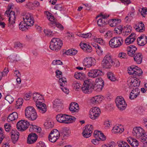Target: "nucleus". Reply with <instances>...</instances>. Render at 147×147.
<instances>
[{"instance_id": "nucleus-1", "label": "nucleus", "mask_w": 147, "mask_h": 147, "mask_svg": "<svg viewBox=\"0 0 147 147\" xmlns=\"http://www.w3.org/2000/svg\"><path fill=\"white\" fill-rule=\"evenodd\" d=\"M132 134L137 138L141 140V141L147 143V132H144V130L140 127H136L133 130Z\"/></svg>"}, {"instance_id": "nucleus-2", "label": "nucleus", "mask_w": 147, "mask_h": 147, "mask_svg": "<svg viewBox=\"0 0 147 147\" xmlns=\"http://www.w3.org/2000/svg\"><path fill=\"white\" fill-rule=\"evenodd\" d=\"M12 8V5H9L7 10L5 12V14L9 17V24L8 26L11 28H12L14 27L13 24L15 23L16 16L14 11L11 9Z\"/></svg>"}, {"instance_id": "nucleus-3", "label": "nucleus", "mask_w": 147, "mask_h": 147, "mask_svg": "<svg viewBox=\"0 0 147 147\" xmlns=\"http://www.w3.org/2000/svg\"><path fill=\"white\" fill-rule=\"evenodd\" d=\"M56 119L58 122L66 124H69L74 122L76 119V118L74 117L62 114L57 115Z\"/></svg>"}, {"instance_id": "nucleus-4", "label": "nucleus", "mask_w": 147, "mask_h": 147, "mask_svg": "<svg viewBox=\"0 0 147 147\" xmlns=\"http://www.w3.org/2000/svg\"><path fill=\"white\" fill-rule=\"evenodd\" d=\"M26 117L31 121L35 120L37 118V113L34 108L32 107H28L25 110Z\"/></svg>"}, {"instance_id": "nucleus-5", "label": "nucleus", "mask_w": 147, "mask_h": 147, "mask_svg": "<svg viewBox=\"0 0 147 147\" xmlns=\"http://www.w3.org/2000/svg\"><path fill=\"white\" fill-rule=\"evenodd\" d=\"M63 45L62 41L59 38H53L51 41L50 49L53 50L57 51L60 49Z\"/></svg>"}, {"instance_id": "nucleus-6", "label": "nucleus", "mask_w": 147, "mask_h": 147, "mask_svg": "<svg viewBox=\"0 0 147 147\" xmlns=\"http://www.w3.org/2000/svg\"><path fill=\"white\" fill-rule=\"evenodd\" d=\"M115 64V62L113 61L111 55L110 54L106 55L102 62V67L105 68H110Z\"/></svg>"}, {"instance_id": "nucleus-7", "label": "nucleus", "mask_w": 147, "mask_h": 147, "mask_svg": "<svg viewBox=\"0 0 147 147\" xmlns=\"http://www.w3.org/2000/svg\"><path fill=\"white\" fill-rule=\"evenodd\" d=\"M123 41L122 38L119 36L115 37L112 38L109 41L110 47L113 48H117L122 45Z\"/></svg>"}, {"instance_id": "nucleus-8", "label": "nucleus", "mask_w": 147, "mask_h": 147, "mask_svg": "<svg viewBox=\"0 0 147 147\" xmlns=\"http://www.w3.org/2000/svg\"><path fill=\"white\" fill-rule=\"evenodd\" d=\"M93 84L88 80H86L84 81L82 89V92L85 94H90L93 91Z\"/></svg>"}, {"instance_id": "nucleus-9", "label": "nucleus", "mask_w": 147, "mask_h": 147, "mask_svg": "<svg viewBox=\"0 0 147 147\" xmlns=\"http://www.w3.org/2000/svg\"><path fill=\"white\" fill-rule=\"evenodd\" d=\"M128 73L130 75L139 76L142 74L143 72L140 68L137 66L132 65L128 68Z\"/></svg>"}, {"instance_id": "nucleus-10", "label": "nucleus", "mask_w": 147, "mask_h": 147, "mask_svg": "<svg viewBox=\"0 0 147 147\" xmlns=\"http://www.w3.org/2000/svg\"><path fill=\"white\" fill-rule=\"evenodd\" d=\"M116 106L118 109L121 110L125 109L127 106L123 98L121 96H117L115 100Z\"/></svg>"}, {"instance_id": "nucleus-11", "label": "nucleus", "mask_w": 147, "mask_h": 147, "mask_svg": "<svg viewBox=\"0 0 147 147\" xmlns=\"http://www.w3.org/2000/svg\"><path fill=\"white\" fill-rule=\"evenodd\" d=\"M128 85L130 89L138 88L140 84V81L137 78H130L127 81Z\"/></svg>"}, {"instance_id": "nucleus-12", "label": "nucleus", "mask_w": 147, "mask_h": 147, "mask_svg": "<svg viewBox=\"0 0 147 147\" xmlns=\"http://www.w3.org/2000/svg\"><path fill=\"white\" fill-rule=\"evenodd\" d=\"M30 125L29 123L27 121L22 120L17 123V127L19 130L23 131L27 129Z\"/></svg>"}, {"instance_id": "nucleus-13", "label": "nucleus", "mask_w": 147, "mask_h": 147, "mask_svg": "<svg viewBox=\"0 0 147 147\" xmlns=\"http://www.w3.org/2000/svg\"><path fill=\"white\" fill-rule=\"evenodd\" d=\"M59 131L56 129H53L50 133L48 139L51 142H55L59 138Z\"/></svg>"}, {"instance_id": "nucleus-14", "label": "nucleus", "mask_w": 147, "mask_h": 147, "mask_svg": "<svg viewBox=\"0 0 147 147\" xmlns=\"http://www.w3.org/2000/svg\"><path fill=\"white\" fill-rule=\"evenodd\" d=\"M95 59L90 57L85 58L83 60L82 63L83 65L86 67L89 68L95 64Z\"/></svg>"}, {"instance_id": "nucleus-15", "label": "nucleus", "mask_w": 147, "mask_h": 147, "mask_svg": "<svg viewBox=\"0 0 147 147\" xmlns=\"http://www.w3.org/2000/svg\"><path fill=\"white\" fill-rule=\"evenodd\" d=\"M93 130V126L92 125H88L84 127L83 131L82 133L83 136L87 138L91 136Z\"/></svg>"}, {"instance_id": "nucleus-16", "label": "nucleus", "mask_w": 147, "mask_h": 147, "mask_svg": "<svg viewBox=\"0 0 147 147\" xmlns=\"http://www.w3.org/2000/svg\"><path fill=\"white\" fill-rule=\"evenodd\" d=\"M23 19L24 22L28 26H31L33 25L34 22L33 16L30 13L26 14L24 16Z\"/></svg>"}, {"instance_id": "nucleus-17", "label": "nucleus", "mask_w": 147, "mask_h": 147, "mask_svg": "<svg viewBox=\"0 0 147 147\" xmlns=\"http://www.w3.org/2000/svg\"><path fill=\"white\" fill-rule=\"evenodd\" d=\"M101 113L99 108L97 107L92 108L90 111V117L92 119H95L97 118Z\"/></svg>"}, {"instance_id": "nucleus-18", "label": "nucleus", "mask_w": 147, "mask_h": 147, "mask_svg": "<svg viewBox=\"0 0 147 147\" xmlns=\"http://www.w3.org/2000/svg\"><path fill=\"white\" fill-rule=\"evenodd\" d=\"M59 85L61 86V89L66 94H68L69 92V90L66 87L67 84V81L65 78L63 77L59 79Z\"/></svg>"}, {"instance_id": "nucleus-19", "label": "nucleus", "mask_w": 147, "mask_h": 147, "mask_svg": "<svg viewBox=\"0 0 147 147\" xmlns=\"http://www.w3.org/2000/svg\"><path fill=\"white\" fill-rule=\"evenodd\" d=\"M53 108L58 112L61 111L63 109V105L61 101L58 99L55 100L53 102Z\"/></svg>"}, {"instance_id": "nucleus-20", "label": "nucleus", "mask_w": 147, "mask_h": 147, "mask_svg": "<svg viewBox=\"0 0 147 147\" xmlns=\"http://www.w3.org/2000/svg\"><path fill=\"white\" fill-rule=\"evenodd\" d=\"M102 71L97 69H93L90 70L88 73L89 77L92 78H94L98 76L101 75Z\"/></svg>"}, {"instance_id": "nucleus-21", "label": "nucleus", "mask_w": 147, "mask_h": 147, "mask_svg": "<svg viewBox=\"0 0 147 147\" xmlns=\"http://www.w3.org/2000/svg\"><path fill=\"white\" fill-rule=\"evenodd\" d=\"M36 105L40 112L43 113L46 111V105L45 103H42V101L38 102Z\"/></svg>"}, {"instance_id": "nucleus-22", "label": "nucleus", "mask_w": 147, "mask_h": 147, "mask_svg": "<svg viewBox=\"0 0 147 147\" xmlns=\"http://www.w3.org/2000/svg\"><path fill=\"white\" fill-rule=\"evenodd\" d=\"M138 44L140 46H144L147 42V37L144 35H141L137 40Z\"/></svg>"}, {"instance_id": "nucleus-23", "label": "nucleus", "mask_w": 147, "mask_h": 147, "mask_svg": "<svg viewBox=\"0 0 147 147\" xmlns=\"http://www.w3.org/2000/svg\"><path fill=\"white\" fill-rule=\"evenodd\" d=\"M140 90L138 88H134L130 93L129 98L131 100L136 98L139 94Z\"/></svg>"}, {"instance_id": "nucleus-24", "label": "nucleus", "mask_w": 147, "mask_h": 147, "mask_svg": "<svg viewBox=\"0 0 147 147\" xmlns=\"http://www.w3.org/2000/svg\"><path fill=\"white\" fill-rule=\"evenodd\" d=\"M37 138V135L35 133L29 134L27 138V143L29 144L34 143L36 142Z\"/></svg>"}, {"instance_id": "nucleus-25", "label": "nucleus", "mask_w": 147, "mask_h": 147, "mask_svg": "<svg viewBox=\"0 0 147 147\" xmlns=\"http://www.w3.org/2000/svg\"><path fill=\"white\" fill-rule=\"evenodd\" d=\"M69 109L72 113L78 112L79 109L78 104L75 102H71L70 105Z\"/></svg>"}, {"instance_id": "nucleus-26", "label": "nucleus", "mask_w": 147, "mask_h": 147, "mask_svg": "<svg viewBox=\"0 0 147 147\" xmlns=\"http://www.w3.org/2000/svg\"><path fill=\"white\" fill-rule=\"evenodd\" d=\"M10 134L12 142L13 143H15L19 138V133L16 130H13L11 132Z\"/></svg>"}, {"instance_id": "nucleus-27", "label": "nucleus", "mask_w": 147, "mask_h": 147, "mask_svg": "<svg viewBox=\"0 0 147 147\" xmlns=\"http://www.w3.org/2000/svg\"><path fill=\"white\" fill-rule=\"evenodd\" d=\"M133 56L134 60L137 64H139L141 63L143 57L141 53H136L133 55Z\"/></svg>"}, {"instance_id": "nucleus-28", "label": "nucleus", "mask_w": 147, "mask_h": 147, "mask_svg": "<svg viewBox=\"0 0 147 147\" xmlns=\"http://www.w3.org/2000/svg\"><path fill=\"white\" fill-rule=\"evenodd\" d=\"M137 48L136 47L133 45H131L127 47V51L128 55L132 57L134 54L135 51L137 50Z\"/></svg>"}, {"instance_id": "nucleus-29", "label": "nucleus", "mask_w": 147, "mask_h": 147, "mask_svg": "<svg viewBox=\"0 0 147 147\" xmlns=\"http://www.w3.org/2000/svg\"><path fill=\"white\" fill-rule=\"evenodd\" d=\"M33 99L36 103L38 102L42 101L44 100L43 96L38 93L33 94Z\"/></svg>"}, {"instance_id": "nucleus-30", "label": "nucleus", "mask_w": 147, "mask_h": 147, "mask_svg": "<svg viewBox=\"0 0 147 147\" xmlns=\"http://www.w3.org/2000/svg\"><path fill=\"white\" fill-rule=\"evenodd\" d=\"M121 22V20L118 18L112 19L109 21V24L112 27H115Z\"/></svg>"}, {"instance_id": "nucleus-31", "label": "nucleus", "mask_w": 147, "mask_h": 147, "mask_svg": "<svg viewBox=\"0 0 147 147\" xmlns=\"http://www.w3.org/2000/svg\"><path fill=\"white\" fill-rule=\"evenodd\" d=\"M18 117V114L16 112H13L10 114L7 117L8 122L12 121L16 119Z\"/></svg>"}, {"instance_id": "nucleus-32", "label": "nucleus", "mask_w": 147, "mask_h": 147, "mask_svg": "<svg viewBox=\"0 0 147 147\" xmlns=\"http://www.w3.org/2000/svg\"><path fill=\"white\" fill-rule=\"evenodd\" d=\"M80 46L81 48L85 51L90 53L92 51V50L91 47L86 43L81 44Z\"/></svg>"}, {"instance_id": "nucleus-33", "label": "nucleus", "mask_w": 147, "mask_h": 147, "mask_svg": "<svg viewBox=\"0 0 147 147\" xmlns=\"http://www.w3.org/2000/svg\"><path fill=\"white\" fill-rule=\"evenodd\" d=\"M136 30L138 32H143L145 30L144 25L142 22H140L138 26H136Z\"/></svg>"}, {"instance_id": "nucleus-34", "label": "nucleus", "mask_w": 147, "mask_h": 147, "mask_svg": "<svg viewBox=\"0 0 147 147\" xmlns=\"http://www.w3.org/2000/svg\"><path fill=\"white\" fill-rule=\"evenodd\" d=\"M131 10V12L129 13L128 14V16L125 18V20L126 22H128L130 21L133 16H134V8H132Z\"/></svg>"}, {"instance_id": "nucleus-35", "label": "nucleus", "mask_w": 147, "mask_h": 147, "mask_svg": "<svg viewBox=\"0 0 147 147\" xmlns=\"http://www.w3.org/2000/svg\"><path fill=\"white\" fill-rule=\"evenodd\" d=\"M113 132L115 133H122L124 131V129L122 127V126L120 125V126L117 125L115 126L112 129Z\"/></svg>"}, {"instance_id": "nucleus-36", "label": "nucleus", "mask_w": 147, "mask_h": 147, "mask_svg": "<svg viewBox=\"0 0 147 147\" xmlns=\"http://www.w3.org/2000/svg\"><path fill=\"white\" fill-rule=\"evenodd\" d=\"M46 15L49 20L51 22V24H55V22L54 21L55 19V17L52 15V14L49 11H45Z\"/></svg>"}, {"instance_id": "nucleus-37", "label": "nucleus", "mask_w": 147, "mask_h": 147, "mask_svg": "<svg viewBox=\"0 0 147 147\" xmlns=\"http://www.w3.org/2000/svg\"><path fill=\"white\" fill-rule=\"evenodd\" d=\"M28 27L24 21L21 22L19 24L20 29L23 31L27 30Z\"/></svg>"}, {"instance_id": "nucleus-38", "label": "nucleus", "mask_w": 147, "mask_h": 147, "mask_svg": "<svg viewBox=\"0 0 147 147\" xmlns=\"http://www.w3.org/2000/svg\"><path fill=\"white\" fill-rule=\"evenodd\" d=\"M132 27L130 25H127L123 28V30L125 31V34L128 35L131 31Z\"/></svg>"}, {"instance_id": "nucleus-39", "label": "nucleus", "mask_w": 147, "mask_h": 147, "mask_svg": "<svg viewBox=\"0 0 147 147\" xmlns=\"http://www.w3.org/2000/svg\"><path fill=\"white\" fill-rule=\"evenodd\" d=\"M74 77L77 79L81 80L85 77V74L81 72H76L74 75Z\"/></svg>"}, {"instance_id": "nucleus-40", "label": "nucleus", "mask_w": 147, "mask_h": 147, "mask_svg": "<svg viewBox=\"0 0 147 147\" xmlns=\"http://www.w3.org/2000/svg\"><path fill=\"white\" fill-rule=\"evenodd\" d=\"M44 125L46 128L49 129L52 128L54 126V123L51 120H49L45 122Z\"/></svg>"}, {"instance_id": "nucleus-41", "label": "nucleus", "mask_w": 147, "mask_h": 147, "mask_svg": "<svg viewBox=\"0 0 147 147\" xmlns=\"http://www.w3.org/2000/svg\"><path fill=\"white\" fill-rule=\"evenodd\" d=\"M23 100L22 98H19L16 102V108L17 109L20 108L23 103Z\"/></svg>"}, {"instance_id": "nucleus-42", "label": "nucleus", "mask_w": 147, "mask_h": 147, "mask_svg": "<svg viewBox=\"0 0 147 147\" xmlns=\"http://www.w3.org/2000/svg\"><path fill=\"white\" fill-rule=\"evenodd\" d=\"M103 87L102 85L101 86V85H98V84H95L94 85H93V90L94 89L98 92H100L102 90Z\"/></svg>"}, {"instance_id": "nucleus-43", "label": "nucleus", "mask_w": 147, "mask_h": 147, "mask_svg": "<svg viewBox=\"0 0 147 147\" xmlns=\"http://www.w3.org/2000/svg\"><path fill=\"white\" fill-rule=\"evenodd\" d=\"M77 53V50L73 49H71L67 50L65 53L67 55H76Z\"/></svg>"}, {"instance_id": "nucleus-44", "label": "nucleus", "mask_w": 147, "mask_h": 147, "mask_svg": "<svg viewBox=\"0 0 147 147\" xmlns=\"http://www.w3.org/2000/svg\"><path fill=\"white\" fill-rule=\"evenodd\" d=\"M32 4L35 6L38 7L40 5V3L39 2L36 1H34L32 3L30 2H28L26 3V6L28 7H30Z\"/></svg>"}, {"instance_id": "nucleus-45", "label": "nucleus", "mask_w": 147, "mask_h": 147, "mask_svg": "<svg viewBox=\"0 0 147 147\" xmlns=\"http://www.w3.org/2000/svg\"><path fill=\"white\" fill-rule=\"evenodd\" d=\"M44 32L46 35L48 36L51 37L54 35V33L53 31L45 29L44 30Z\"/></svg>"}, {"instance_id": "nucleus-46", "label": "nucleus", "mask_w": 147, "mask_h": 147, "mask_svg": "<svg viewBox=\"0 0 147 147\" xmlns=\"http://www.w3.org/2000/svg\"><path fill=\"white\" fill-rule=\"evenodd\" d=\"M107 74L108 78L110 80L112 81H115V78L113 73L109 72L107 73Z\"/></svg>"}, {"instance_id": "nucleus-47", "label": "nucleus", "mask_w": 147, "mask_h": 147, "mask_svg": "<svg viewBox=\"0 0 147 147\" xmlns=\"http://www.w3.org/2000/svg\"><path fill=\"white\" fill-rule=\"evenodd\" d=\"M123 28L121 26H119L117 27H116L114 29V30L115 32L117 34H120L121 33Z\"/></svg>"}, {"instance_id": "nucleus-48", "label": "nucleus", "mask_w": 147, "mask_h": 147, "mask_svg": "<svg viewBox=\"0 0 147 147\" xmlns=\"http://www.w3.org/2000/svg\"><path fill=\"white\" fill-rule=\"evenodd\" d=\"M119 147H130L127 142H120L118 143Z\"/></svg>"}, {"instance_id": "nucleus-49", "label": "nucleus", "mask_w": 147, "mask_h": 147, "mask_svg": "<svg viewBox=\"0 0 147 147\" xmlns=\"http://www.w3.org/2000/svg\"><path fill=\"white\" fill-rule=\"evenodd\" d=\"M97 24L99 26H102L106 24L105 20H103L102 19L100 18L97 21Z\"/></svg>"}, {"instance_id": "nucleus-50", "label": "nucleus", "mask_w": 147, "mask_h": 147, "mask_svg": "<svg viewBox=\"0 0 147 147\" xmlns=\"http://www.w3.org/2000/svg\"><path fill=\"white\" fill-rule=\"evenodd\" d=\"M5 99L10 103H12L14 100L13 98L10 95H7L5 97Z\"/></svg>"}, {"instance_id": "nucleus-51", "label": "nucleus", "mask_w": 147, "mask_h": 147, "mask_svg": "<svg viewBox=\"0 0 147 147\" xmlns=\"http://www.w3.org/2000/svg\"><path fill=\"white\" fill-rule=\"evenodd\" d=\"M96 81L97 82L96 84H98V85H101V86L102 85V86L104 87V82L101 78H98V79H96Z\"/></svg>"}, {"instance_id": "nucleus-52", "label": "nucleus", "mask_w": 147, "mask_h": 147, "mask_svg": "<svg viewBox=\"0 0 147 147\" xmlns=\"http://www.w3.org/2000/svg\"><path fill=\"white\" fill-rule=\"evenodd\" d=\"M138 142L137 140L135 139H134L130 145L133 147H136L138 146Z\"/></svg>"}, {"instance_id": "nucleus-53", "label": "nucleus", "mask_w": 147, "mask_h": 147, "mask_svg": "<svg viewBox=\"0 0 147 147\" xmlns=\"http://www.w3.org/2000/svg\"><path fill=\"white\" fill-rule=\"evenodd\" d=\"M134 41V39H131L127 37L125 40V42L127 45H129L133 42Z\"/></svg>"}, {"instance_id": "nucleus-54", "label": "nucleus", "mask_w": 147, "mask_h": 147, "mask_svg": "<svg viewBox=\"0 0 147 147\" xmlns=\"http://www.w3.org/2000/svg\"><path fill=\"white\" fill-rule=\"evenodd\" d=\"M95 40L96 42L101 45H103L105 44V42L101 38H96Z\"/></svg>"}, {"instance_id": "nucleus-55", "label": "nucleus", "mask_w": 147, "mask_h": 147, "mask_svg": "<svg viewBox=\"0 0 147 147\" xmlns=\"http://www.w3.org/2000/svg\"><path fill=\"white\" fill-rule=\"evenodd\" d=\"M55 73H56V76L57 78H59V79L62 78V73L61 71L59 70H57Z\"/></svg>"}, {"instance_id": "nucleus-56", "label": "nucleus", "mask_w": 147, "mask_h": 147, "mask_svg": "<svg viewBox=\"0 0 147 147\" xmlns=\"http://www.w3.org/2000/svg\"><path fill=\"white\" fill-rule=\"evenodd\" d=\"M92 34L90 33H88L86 34H80V36L83 38H88L91 37Z\"/></svg>"}, {"instance_id": "nucleus-57", "label": "nucleus", "mask_w": 147, "mask_h": 147, "mask_svg": "<svg viewBox=\"0 0 147 147\" xmlns=\"http://www.w3.org/2000/svg\"><path fill=\"white\" fill-rule=\"evenodd\" d=\"M99 139L102 141H103L106 140V138L104 134L100 131V134L98 135V136Z\"/></svg>"}, {"instance_id": "nucleus-58", "label": "nucleus", "mask_w": 147, "mask_h": 147, "mask_svg": "<svg viewBox=\"0 0 147 147\" xmlns=\"http://www.w3.org/2000/svg\"><path fill=\"white\" fill-rule=\"evenodd\" d=\"M95 98L97 103L100 102L103 99V96L100 95L95 96Z\"/></svg>"}, {"instance_id": "nucleus-59", "label": "nucleus", "mask_w": 147, "mask_h": 147, "mask_svg": "<svg viewBox=\"0 0 147 147\" xmlns=\"http://www.w3.org/2000/svg\"><path fill=\"white\" fill-rule=\"evenodd\" d=\"M62 5L61 4L56 5L54 7V9L56 10L61 11L62 10Z\"/></svg>"}, {"instance_id": "nucleus-60", "label": "nucleus", "mask_w": 147, "mask_h": 147, "mask_svg": "<svg viewBox=\"0 0 147 147\" xmlns=\"http://www.w3.org/2000/svg\"><path fill=\"white\" fill-rule=\"evenodd\" d=\"M118 56L121 59H126L127 58V54L123 52L120 53L119 54Z\"/></svg>"}, {"instance_id": "nucleus-61", "label": "nucleus", "mask_w": 147, "mask_h": 147, "mask_svg": "<svg viewBox=\"0 0 147 147\" xmlns=\"http://www.w3.org/2000/svg\"><path fill=\"white\" fill-rule=\"evenodd\" d=\"M73 85L74 88L76 89H79L81 87L80 84L76 82H74Z\"/></svg>"}, {"instance_id": "nucleus-62", "label": "nucleus", "mask_w": 147, "mask_h": 147, "mask_svg": "<svg viewBox=\"0 0 147 147\" xmlns=\"http://www.w3.org/2000/svg\"><path fill=\"white\" fill-rule=\"evenodd\" d=\"M52 64L55 65H61L62 64V62L60 60H54L52 62Z\"/></svg>"}, {"instance_id": "nucleus-63", "label": "nucleus", "mask_w": 147, "mask_h": 147, "mask_svg": "<svg viewBox=\"0 0 147 147\" xmlns=\"http://www.w3.org/2000/svg\"><path fill=\"white\" fill-rule=\"evenodd\" d=\"M16 56L15 55H11L8 57V59L10 60V61L13 62L16 59Z\"/></svg>"}, {"instance_id": "nucleus-64", "label": "nucleus", "mask_w": 147, "mask_h": 147, "mask_svg": "<svg viewBox=\"0 0 147 147\" xmlns=\"http://www.w3.org/2000/svg\"><path fill=\"white\" fill-rule=\"evenodd\" d=\"M4 127L5 131L7 132H9L11 127L10 124L6 123L5 124Z\"/></svg>"}]
</instances>
